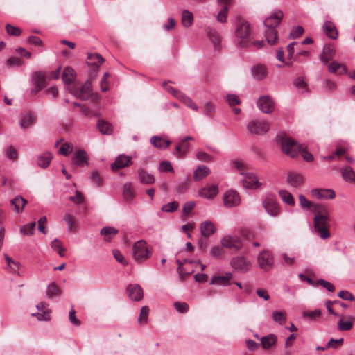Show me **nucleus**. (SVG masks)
Masks as SVG:
<instances>
[{
  "label": "nucleus",
  "mask_w": 355,
  "mask_h": 355,
  "mask_svg": "<svg viewBox=\"0 0 355 355\" xmlns=\"http://www.w3.org/2000/svg\"><path fill=\"white\" fill-rule=\"evenodd\" d=\"M232 274L231 272H226L223 275H214L212 277L210 284H218L223 286H229L232 284Z\"/></svg>",
  "instance_id": "6ab92c4d"
},
{
  "label": "nucleus",
  "mask_w": 355,
  "mask_h": 355,
  "mask_svg": "<svg viewBox=\"0 0 355 355\" xmlns=\"http://www.w3.org/2000/svg\"><path fill=\"white\" fill-rule=\"evenodd\" d=\"M104 62V58L98 53H89L87 55V63L89 65L99 67Z\"/></svg>",
  "instance_id": "ea45409f"
},
{
  "label": "nucleus",
  "mask_w": 355,
  "mask_h": 355,
  "mask_svg": "<svg viewBox=\"0 0 355 355\" xmlns=\"http://www.w3.org/2000/svg\"><path fill=\"white\" fill-rule=\"evenodd\" d=\"M270 128L269 123L265 121L252 120L247 125V129L251 134L262 135L266 133Z\"/></svg>",
  "instance_id": "0eeeda50"
},
{
  "label": "nucleus",
  "mask_w": 355,
  "mask_h": 355,
  "mask_svg": "<svg viewBox=\"0 0 355 355\" xmlns=\"http://www.w3.org/2000/svg\"><path fill=\"white\" fill-rule=\"evenodd\" d=\"M253 78L257 80H262L267 78L268 71L267 67L263 64H257L251 68Z\"/></svg>",
  "instance_id": "dca6fc26"
},
{
  "label": "nucleus",
  "mask_w": 355,
  "mask_h": 355,
  "mask_svg": "<svg viewBox=\"0 0 355 355\" xmlns=\"http://www.w3.org/2000/svg\"><path fill=\"white\" fill-rule=\"evenodd\" d=\"M67 89L78 99L85 101L89 98L92 92V83L87 80L83 85H71L67 87Z\"/></svg>",
  "instance_id": "39448f33"
},
{
  "label": "nucleus",
  "mask_w": 355,
  "mask_h": 355,
  "mask_svg": "<svg viewBox=\"0 0 355 355\" xmlns=\"http://www.w3.org/2000/svg\"><path fill=\"white\" fill-rule=\"evenodd\" d=\"M323 31L329 37L333 40H336L338 38V30L334 23L331 21H326L323 25Z\"/></svg>",
  "instance_id": "cd10ccee"
},
{
  "label": "nucleus",
  "mask_w": 355,
  "mask_h": 355,
  "mask_svg": "<svg viewBox=\"0 0 355 355\" xmlns=\"http://www.w3.org/2000/svg\"><path fill=\"white\" fill-rule=\"evenodd\" d=\"M195 207V202L190 201L187 202L184 205L182 209V218L185 220L187 216L191 213V211Z\"/></svg>",
  "instance_id": "bf43d9fd"
},
{
  "label": "nucleus",
  "mask_w": 355,
  "mask_h": 355,
  "mask_svg": "<svg viewBox=\"0 0 355 355\" xmlns=\"http://www.w3.org/2000/svg\"><path fill=\"white\" fill-rule=\"evenodd\" d=\"M178 207L179 203L177 201H173L163 205L161 210L164 212L172 213L175 211Z\"/></svg>",
  "instance_id": "4d7b16f0"
},
{
  "label": "nucleus",
  "mask_w": 355,
  "mask_h": 355,
  "mask_svg": "<svg viewBox=\"0 0 355 355\" xmlns=\"http://www.w3.org/2000/svg\"><path fill=\"white\" fill-rule=\"evenodd\" d=\"M149 315V308L148 306H142L140 314L138 318V323L140 325L146 324L148 322V318Z\"/></svg>",
  "instance_id": "3c124183"
},
{
  "label": "nucleus",
  "mask_w": 355,
  "mask_h": 355,
  "mask_svg": "<svg viewBox=\"0 0 355 355\" xmlns=\"http://www.w3.org/2000/svg\"><path fill=\"white\" fill-rule=\"evenodd\" d=\"M33 81L35 86V94L46 86V77L42 72H36L34 73Z\"/></svg>",
  "instance_id": "a878e982"
},
{
  "label": "nucleus",
  "mask_w": 355,
  "mask_h": 355,
  "mask_svg": "<svg viewBox=\"0 0 355 355\" xmlns=\"http://www.w3.org/2000/svg\"><path fill=\"white\" fill-rule=\"evenodd\" d=\"M232 267L243 272H247L250 266V261L244 257H236L231 261Z\"/></svg>",
  "instance_id": "ddd939ff"
},
{
  "label": "nucleus",
  "mask_w": 355,
  "mask_h": 355,
  "mask_svg": "<svg viewBox=\"0 0 355 355\" xmlns=\"http://www.w3.org/2000/svg\"><path fill=\"white\" fill-rule=\"evenodd\" d=\"M355 318L352 316H349L347 320H344L343 318H341L338 322V329L340 331H349L353 327V322Z\"/></svg>",
  "instance_id": "a19ab883"
},
{
  "label": "nucleus",
  "mask_w": 355,
  "mask_h": 355,
  "mask_svg": "<svg viewBox=\"0 0 355 355\" xmlns=\"http://www.w3.org/2000/svg\"><path fill=\"white\" fill-rule=\"evenodd\" d=\"M300 204L301 207L306 209H312L313 211V207L318 204H313L311 201L307 200L303 195L299 196Z\"/></svg>",
  "instance_id": "052dcab7"
},
{
  "label": "nucleus",
  "mask_w": 355,
  "mask_h": 355,
  "mask_svg": "<svg viewBox=\"0 0 355 355\" xmlns=\"http://www.w3.org/2000/svg\"><path fill=\"white\" fill-rule=\"evenodd\" d=\"M207 33L208 37L209 38L210 41L213 44L214 48L216 49H219L220 42H221V37H220V35L218 34V33L216 30L212 29L210 27H208L207 28Z\"/></svg>",
  "instance_id": "bb28decb"
},
{
  "label": "nucleus",
  "mask_w": 355,
  "mask_h": 355,
  "mask_svg": "<svg viewBox=\"0 0 355 355\" xmlns=\"http://www.w3.org/2000/svg\"><path fill=\"white\" fill-rule=\"evenodd\" d=\"M283 17V12L280 10H277L274 12L272 15L268 17L265 21V26L266 28H275L279 24Z\"/></svg>",
  "instance_id": "aec40b11"
},
{
  "label": "nucleus",
  "mask_w": 355,
  "mask_h": 355,
  "mask_svg": "<svg viewBox=\"0 0 355 355\" xmlns=\"http://www.w3.org/2000/svg\"><path fill=\"white\" fill-rule=\"evenodd\" d=\"M6 30L8 34L13 36H19L21 33V30L19 27L13 26L9 24H6Z\"/></svg>",
  "instance_id": "338daca9"
},
{
  "label": "nucleus",
  "mask_w": 355,
  "mask_h": 355,
  "mask_svg": "<svg viewBox=\"0 0 355 355\" xmlns=\"http://www.w3.org/2000/svg\"><path fill=\"white\" fill-rule=\"evenodd\" d=\"M5 260L12 272L16 273L18 272L19 268V263L18 262L12 260L7 254H5Z\"/></svg>",
  "instance_id": "6e6d98bb"
},
{
  "label": "nucleus",
  "mask_w": 355,
  "mask_h": 355,
  "mask_svg": "<svg viewBox=\"0 0 355 355\" xmlns=\"http://www.w3.org/2000/svg\"><path fill=\"white\" fill-rule=\"evenodd\" d=\"M257 259L259 267L265 271L270 270L273 266V256L268 250L261 252Z\"/></svg>",
  "instance_id": "6e6552de"
},
{
  "label": "nucleus",
  "mask_w": 355,
  "mask_h": 355,
  "mask_svg": "<svg viewBox=\"0 0 355 355\" xmlns=\"http://www.w3.org/2000/svg\"><path fill=\"white\" fill-rule=\"evenodd\" d=\"M334 56V48L331 45H326L322 54L320 55L321 61L327 64L329 60H332Z\"/></svg>",
  "instance_id": "7c9ffc66"
},
{
  "label": "nucleus",
  "mask_w": 355,
  "mask_h": 355,
  "mask_svg": "<svg viewBox=\"0 0 355 355\" xmlns=\"http://www.w3.org/2000/svg\"><path fill=\"white\" fill-rule=\"evenodd\" d=\"M343 342H344L343 338H340V339L331 338L327 343V345L325 347H324V348H322V349L324 351L329 348L338 349L339 347H340L343 344Z\"/></svg>",
  "instance_id": "5fc2aeb1"
},
{
  "label": "nucleus",
  "mask_w": 355,
  "mask_h": 355,
  "mask_svg": "<svg viewBox=\"0 0 355 355\" xmlns=\"http://www.w3.org/2000/svg\"><path fill=\"white\" fill-rule=\"evenodd\" d=\"M73 146L71 143L65 142L59 149V153L64 156H67L73 151Z\"/></svg>",
  "instance_id": "680f3d73"
},
{
  "label": "nucleus",
  "mask_w": 355,
  "mask_h": 355,
  "mask_svg": "<svg viewBox=\"0 0 355 355\" xmlns=\"http://www.w3.org/2000/svg\"><path fill=\"white\" fill-rule=\"evenodd\" d=\"M127 293L129 297L133 301H140L144 297L143 290L138 284H130L127 287Z\"/></svg>",
  "instance_id": "f3484780"
},
{
  "label": "nucleus",
  "mask_w": 355,
  "mask_h": 355,
  "mask_svg": "<svg viewBox=\"0 0 355 355\" xmlns=\"http://www.w3.org/2000/svg\"><path fill=\"white\" fill-rule=\"evenodd\" d=\"M132 164L131 157L125 155L118 156L114 162L111 164V168L113 171L130 166Z\"/></svg>",
  "instance_id": "2eb2a0df"
},
{
  "label": "nucleus",
  "mask_w": 355,
  "mask_h": 355,
  "mask_svg": "<svg viewBox=\"0 0 355 355\" xmlns=\"http://www.w3.org/2000/svg\"><path fill=\"white\" fill-rule=\"evenodd\" d=\"M193 138L191 136L186 137L180 144L175 148V154L180 158L184 157L189 148L188 141H192Z\"/></svg>",
  "instance_id": "4be33fe9"
},
{
  "label": "nucleus",
  "mask_w": 355,
  "mask_h": 355,
  "mask_svg": "<svg viewBox=\"0 0 355 355\" xmlns=\"http://www.w3.org/2000/svg\"><path fill=\"white\" fill-rule=\"evenodd\" d=\"M263 207L272 216H277L280 212V207L278 203L271 198H266L263 201Z\"/></svg>",
  "instance_id": "f8f14e48"
},
{
  "label": "nucleus",
  "mask_w": 355,
  "mask_h": 355,
  "mask_svg": "<svg viewBox=\"0 0 355 355\" xmlns=\"http://www.w3.org/2000/svg\"><path fill=\"white\" fill-rule=\"evenodd\" d=\"M181 22L184 27L187 28L191 26L193 22V14L187 10H184L182 12Z\"/></svg>",
  "instance_id": "37998d69"
},
{
  "label": "nucleus",
  "mask_w": 355,
  "mask_h": 355,
  "mask_svg": "<svg viewBox=\"0 0 355 355\" xmlns=\"http://www.w3.org/2000/svg\"><path fill=\"white\" fill-rule=\"evenodd\" d=\"M179 100L182 102L187 107L197 111L198 110V105L193 102V101L185 96L184 94H182V96L180 97Z\"/></svg>",
  "instance_id": "603ef678"
},
{
  "label": "nucleus",
  "mask_w": 355,
  "mask_h": 355,
  "mask_svg": "<svg viewBox=\"0 0 355 355\" xmlns=\"http://www.w3.org/2000/svg\"><path fill=\"white\" fill-rule=\"evenodd\" d=\"M232 164L238 172L245 178L242 182L245 188L257 189L261 187L262 184L259 181L257 175L249 171L247 164L239 160H234Z\"/></svg>",
  "instance_id": "f03ea898"
},
{
  "label": "nucleus",
  "mask_w": 355,
  "mask_h": 355,
  "mask_svg": "<svg viewBox=\"0 0 355 355\" xmlns=\"http://www.w3.org/2000/svg\"><path fill=\"white\" fill-rule=\"evenodd\" d=\"M223 202L227 207H236L240 203V196L236 191L229 190L224 195Z\"/></svg>",
  "instance_id": "9d476101"
},
{
  "label": "nucleus",
  "mask_w": 355,
  "mask_h": 355,
  "mask_svg": "<svg viewBox=\"0 0 355 355\" xmlns=\"http://www.w3.org/2000/svg\"><path fill=\"white\" fill-rule=\"evenodd\" d=\"M279 195L281 198V199L282 200V201L284 202H285L286 204H287L288 205H290V206H294L295 205V200H294V198L293 196V195L291 194V193H290L289 191H286V190H280L279 191Z\"/></svg>",
  "instance_id": "c03bdc74"
},
{
  "label": "nucleus",
  "mask_w": 355,
  "mask_h": 355,
  "mask_svg": "<svg viewBox=\"0 0 355 355\" xmlns=\"http://www.w3.org/2000/svg\"><path fill=\"white\" fill-rule=\"evenodd\" d=\"M286 181L291 187L298 188L304 184V178L300 173L289 172L287 175Z\"/></svg>",
  "instance_id": "a211bd4d"
},
{
  "label": "nucleus",
  "mask_w": 355,
  "mask_h": 355,
  "mask_svg": "<svg viewBox=\"0 0 355 355\" xmlns=\"http://www.w3.org/2000/svg\"><path fill=\"white\" fill-rule=\"evenodd\" d=\"M75 78L76 72L73 69L70 67H65L62 74V80L67 85V87L71 85H76V83H73Z\"/></svg>",
  "instance_id": "393cba45"
},
{
  "label": "nucleus",
  "mask_w": 355,
  "mask_h": 355,
  "mask_svg": "<svg viewBox=\"0 0 355 355\" xmlns=\"http://www.w3.org/2000/svg\"><path fill=\"white\" fill-rule=\"evenodd\" d=\"M311 193L318 199H334L336 197L334 191L327 189H315L311 191Z\"/></svg>",
  "instance_id": "412c9836"
},
{
  "label": "nucleus",
  "mask_w": 355,
  "mask_h": 355,
  "mask_svg": "<svg viewBox=\"0 0 355 355\" xmlns=\"http://www.w3.org/2000/svg\"><path fill=\"white\" fill-rule=\"evenodd\" d=\"M150 143L155 148H165L170 146L171 141L158 136H153L150 139Z\"/></svg>",
  "instance_id": "2f4dec72"
},
{
  "label": "nucleus",
  "mask_w": 355,
  "mask_h": 355,
  "mask_svg": "<svg viewBox=\"0 0 355 355\" xmlns=\"http://www.w3.org/2000/svg\"><path fill=\"white\" fill-rule=\"evenodd\" d=\"M163 87L165 88V89L172 94L173 96L177 98L178 99L180 98V96H182V93L179 92L178 90L175 89L174 87L168 85V82H164L163 83Z\"/></svg>",
  "instance_id": "0e129e2a"
},
{
  "label": "nucleus",
  "mask_w": 355,
  "mask_h": 355,
  "mask_svg": "<svg viewBox=\"0 0 355 355\" xmlns=\"http://www.w3.org/2000/svg\"><path fill=\"white\" fill-rule=\"evenodd\" d=\"M97 128L101 133L103 135H110L113 131L112 125L108 121L103 119H98Z\"/></svg>",
  "instance_id": "58836bf2"
},
{
  "label": "nucleus",
  "mask_w": 355,
  "mask_h": 355,
  "mask_svg": "<svg viewBox=\"0 0 355 355\" xmlns=\"http://www.w3.org/2000/svg\"><path fill=\"white\" fill-rule=\"evenodd\" d=\"M53 155L50 152H46L40 155L37 158V165L42 168H46L50 164Z\"/></svg>",
  "instance_id": "e433bc0d"
},
{
  "label": "nucleus",
  "mask_w": 355,
  "mask_h": 355,
  "mask_svg": "<svg viewBox=\"0 0 355 355\" xmlns=\"http://www.w3.org/2000/svg\"><path fill=\"white\" fill-rule=\"evenodd\" d=\"M88 156L84 150L76 151L73 157V162L77 166H83L84 164L88 165Z\"/></svg>",
  "instance_id": "5701e85b"
},
{
  "label": "nucleus",
  "mask_w": 355,
  "mask_h": 355,
  "mask_svg": "<svg viewBox=\"0 0 355 355\" xmlns=\"http://www.w3.org/2000/svg\"><path fill=\"white\" fill-rule=\"evenodd\" d=\"M341 173L345 180L350 182H355V172L351 167L347 166L344 168L342 169Z\"/></svg>",
  "instance_id": "de8ad7c7"
},
{
  "label": "nucleus",
  "mask_w": 355,
  "mask_h": 355,
  "mask_svg": "<svg viewBox=\"0 0 355 355\" xmlns=\"http://www.w3.org/2000/svg\"><path fill=\"white\" fill-rule=\"evenodd\" d=\"M60 294L61 289L55 282H52L48 286L46 289V295L49 298L58 297Z\"/></svg>",
  "instance_id": "a18cd8bd"
},
{
  "label": "nucleus",
  "mask_w": 355,
  "mask_h": 355,
  "mask_svg": "<svg viewBox=\"0 0 355 355\" xmlns=\"http://www.w3.org/2000/svg\"><path fill=\"white\" fill-rule=\"evenodd\" d=\"M265 36L269 44H274L277 39V33L276 29L271 28H266L265 31Z\"/></svg>",
  "instance_id": "8fccbe9b"
},
{
  "label": "nucleus",
  "mask_w": 355,
  "mask_h": 355,
  "mask_svg": "<svg viewBox=\"0 0 355 355\" xmlns=\"http://www.w3.org/2000/svg\"><path fill=\"white\" fill-rule=\"evenodd\" d=\"M250 24L245 20L239 18L237 21V28L236 35L240 39L239 45L241 47L248 46L250 40Z\"/></svg>",
  "instance_id": "20e7f679"
},
{
  "label": "nucleus",
  "mask_w": 355,
  "mask_h": 355,
  "mask_svg": "<svg viewBox=\"0 0 355 355\" xmlns=\"http://www.w3.org/2000/svg\"><path fill=\"white\" fill-rule=\"evenodd\" d=\"M232 2L233 0H218V6L220 7V10L216 17L218 21L220 23L226 22L229 6Z\"/></svg>",
  "instance_id": "4468645a"
},
{
  "label": "nucleus",
  "mask_w": 355,
  "mask_h": 355,
  "mask_svg": "<svg viewBox=\"0 0 355 355\" xmlns=\"http://www.w3.org/2000/svg\"><path fill=\"white\" fill-rule=\"evenodd\" d=\"M257 105L260 110L264 113L270 114L274 109V102L269 96H261L257 102Z\"/></svg>",
  "instance_id": "1a4fd4ad"
},
{
  "label": "nucleus",
  "mask_w": 355,
  "mask_h": 355,
  "mask_svg": "<svg viewBox=\"0 0 355 355\" xmlns=\"http://www.w3.org/2000/svg\"><path fill=\"white\" fill-rule=\"evenodd\" d=\"M216 230V228L211 221L207 220L200 224L201 234L205 238L209 237Z\"/></svg>",
  "instance_id": "b1692460"
},
{
  "label": "nucleus",
  "mask_w": 355,
  "mask_h": 355,
  "mask_svg": "<svg viewBox=\"0 0 355 355\" xmlns=\"http://www.w3.org/2000/svg\"><path fill=\"white\" fill-rule=\"evenodd\" d=\"M203 110L204 114L206 116H207L208 117H212L215 112V106L211 102L206 103L204 105Z\"/></svg>",
  "instance_id": "774afa93"
},
{
  "label": "nucleus",
  "mask_w": 355,
  "mask_h": 355,
  "mask_svg": "<svg viewBox=\"0 0 355 355\" xmlns=\"http://www.w3.org/2000/svg\"><path fill=\"white\" fill-rule=\"evenodd\" d=\"M218 187L212 185L208 187H205L199 191V195L206 198H212L218 193Z\"/></svg>",
  "instance_id": "72a5a7b5"
},
{
  "label": "nucleus",
  "mask_w": 355,
  "mask_h": 355,
  "mask_svg": "<svg viewBox=\"0 0 355 355\" xmlns=\"http://www.w3.org/2000/svg\"><path fill=\"white\" fill-rule=\"evenodd\" d=\"M138 177L140 182L142 184H151L155 182L154 176L143 168L138 170Z\"/></svg>",
  "instance_id": "c85d7f7f"
},
{
  "label": "nucleus",
  "mask_w": 355,
  "mask_h": 355,
  "mask_svg": "<svg viewBox=\"0 0 355 355\" xmlns=\"http://www.w3.org/2000/svg\"><path fill=\"white\" fill-rule=\"evenodd\" d=\"M26 203V200H25L21 196H17L14 199L11 200L12 205L15 207V211L18 213L22 211Z\"/></svg>",
  "instance_id": "49530a36"
},
{
  "label": "nucleus",
  "mask_w": 355,
  "mask_h": 355,
  "mask_svg": "<svg viewBox=\"0 0 355 355\" xmlns=\"http://www.w3.org/2000/svg\"><path fill=\"white\" fill-rule=\"evenodd\" d=\"M50 310H44V312H40L37 313H32L31 315L36 317L40 321H48L50 320Z\"/></svg>",
  "instance_id": "e2e57ef3"
},
{
  "label": "nucleus",
  "mask_w": 355,
  "mask_h": 355,
  "mask_svg": "<svg viewBox=\"0 0 355 355\" xmlns=\"http://www.w3.org/2000/svg\"><path fill=\"white\" fill-rule=\"evenodd\" d=\"M118 232V230L112 227H105L101 230V234L103 236L104 240L107 242H110Z\"/></svg>",
  "instance_id": "c9c22d12"
},
{
  "label": "nucleus",
  "mask_w": 355,
  "mask_h": 355,
  "mask_svg": "<svg viewBox=\"0 0 355 355\" xmlns=\"http://www.w3.org/2000/svg\"><path fill=\"white\" fill-rule=\"evenodd\" d=\"M313 212L315 214L314 218L315 230L318 232L322 239H328L330 236V233L327 227L328 218L327 209L321 205H317L313 207Z\"/></svg>",
  "instance_id": "7ed1b4c3"
},
{
  "label": "nucleus",
  "mask_w": 355,
  "mask_h": 355,
  "mask_svg": "<svg viewBox=\"0 0 355 355\" xmlns=\"http://www.w3.org/2000/svg\"><path fill=\"white\" fill-rule=\"evenodd\" d=\"M210 173L209 168L204 165L199 166L194 171L193 178L196 181H199L205 178Z\"/></svg>",
  "instance_id": "4c0bfd02"
},
{
  "label": "nucleus",
  "mask_w": 355,
  "mask_h": 355,
  "mask_svg": "<svg viewBox=\"0 0 355 355\" xmlns=\"http://www.w3.org/2000/svg\"><path fill=\"white\" fill-rule=\"evenodd\" d=\"M282 150L284 153L291 157H295L299 153L301 154L303 159L306 162H312L313 156L306 148L300 146L295 140L291 137L284 135L279 138Z\"/></svg>",
  "instance_id": "f257e3e1"
},
{
  "label": "nucleus",
  "mask_w": 355,
  "mask_h": 355,
  "mask_svg": "<svg viewBox=\"0 0 355 355\" xmlns=\"http://www.w3.org/2000/svg\"><path fill=\"white\" fill-rule=\"evenodd\" d=\"M123 197L126 201H130L135 198V189L131 182H126L123 187Z\"/></svg>",
  "instance_id": "473e14b6"
},
{
  "label": "nucleus",
  "mask_w": 355,
  "mask_h": 355,
  "mask_svg": "<svg viewBox=\"0 0 355 355\" xmlns=\"http://www.w3.org/2000/svg\"><path fill=\"white\" fill-rule=\"evenodd\" d=\"M221 244L223 247L235 250H239L242 247V242L237 236H224L221 240Z\"/></svg>",
  "instance_id": "9b49d317"
},
{
  "label": "nucleus",
  "mask_w": 355,
  "mask_h": 355,
  "mask_svg": "<svg viewBox=\"0 0 355 355\" xmlns=\"http://www.w3.org/2000/svg\"><path fill=\"white\" fill-rule=\"evenodd\" d=\"M35 123V117L31 113L26 114L22 118L20 125L23 129H26Z\"/></svg>",
  "instance_id": "09e8293b"
},
{
  "label": "nucleus",
  "mask_w": 355,
  "mask_h": 355,
  "mask_svg": "<svg viewBox=\"0 0 355 355\" xmlns=\"http://www.w3.org/2000/svg\"><path fill=\"white\" fill-rule=\"evenodd\" d=\"M90 179L96 187H101L103 184V178L97 171H94L92 173Z\"/></svg>",
  "instance_id": "13d9d810"
},
{
  "label": "nucleus",
  "mask_w": 355,
  "mask_h": 355,
  "mask_svg": "<svg viewBox=\"0 0 355 355\" xmlns=\"http://www.w3.org/2000/svg\"><path fill=\"white\" fill-rule=\"evenodd\" d=\"M262 347L268 350L274 346L277 343V337L274 334H269L260 338Z\"/></svg>",
  "instance_id": "c756f323"
},
{
  "label": "nucleus",
  "mask_w": 355,
  "mask_h": 355,
  "mask_svg": "<svg viewBox=\"0 0 355 355\" xmlns=\"http://www.w3.org/2000/svg\"><path fill=\"white\" fill-rule=\"evenodd\" d=\"M152 254L146 242L144 240L136 242L133 245V256L138 263L147 260Z\"/></svg>",
  "instance_id": "423d86ee"
},
{
  "label": "nucleus",
  "mask_w": 355,
  "mask_h": 355,
  "mask_svg": "<svg viewBox=\"0 0 355 355\" xmlns=\"http://www.w3.org/2000/svg\"><path fill=\"white\" fill-rule=\"evenodd\" d=\"M36 223L32 222L21 227V232L24 234L31 235L35 228Z\"/></svg>",
  "instance_id": "69168bd1"
},
{
  "label": "nucleus",
  "mask_w": 355,
  "mask_h": 355,
  "mask_svg": "<svg viewBox=\"0 0 355 355\" xmlns=\"http://www.w3.org/2000/svg\"><path fill=\"white\" fill-rule=\"evenodd\" d=\"M272 319L276 322L282 324L285 322L286 319V314L285 311H275L272 313Z\"/></svg>",
  "instance_id": "864d4df0"
},
{
  "label": "nucleus",
  "mask_w": 355,
  "mask_h": 355,
  "mask_svg": "<svg viewBox=\"0 0 355 355\" xmlns=\"http://www.w3.org/2000/svg\"><path fill=\"white\" fill-rule=\"evenodd\" d=\"M329 71L331 73L341 75L347 72V68L345 65L340 64L336 61L332 62L328 67Z\"/></svg>",
  "instance_id": "79ce46f5"
},
{
  "label": "nucleus",
  "mask_w": 355,
  "mask_h": 355,
  "mask_svg": "<svg viewBox=\"0 0 355 355\" xmlns=\"http://www.w3.org/2000/svg\"><path fill=\"white\" fill-rule=\"evenodd\" d=\"M63 220L67 223L68 230L71 232H76L78 230V223L76 218L70 214H66Z\"/></svg>",
  "instance_id": "f704fd0d"
}]
</instances>
